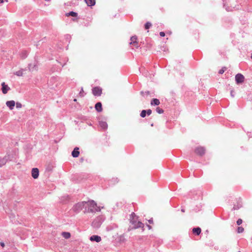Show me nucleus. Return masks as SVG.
Here are the masks:
<instances>
[{"instance_id":"nucleus-1","label":"nucleus","mask_w":252,"mask_h":252,"mask_svg":"<svg viewBox=\"0 0 252 252\" xmlns=\"http://www.w3.org/2000/svg\"><path fill=\"white\" fill-rule=\"evenodd\" d=\"M89 213H94L100 211V208L98 207L94 200L90 201L89 208L88 209Z\"/></svg>"},{"instance_id":"nucleus-2","label":"nucleus","mask_w":252,"mask_h":252,"mask_svg":"<svg viewBox=\"0 0 252 252\" xmlns=\"http://www.w3.org/2000/svg\"><path fill=\"white\" fill-rule=\"evenodd\" d=\"M86 203H85V204ZM84 203L83 202H80L76 203L74 205L72 208V210L74 212L76 213H79L81 210H82L84 208Z\"/></svg>"},{"instance_id":"nucleus-3","label":"nucleus","mask_w":252,"mask_h":252,"mask_svg":"<svg viewBox=\"0 0 252 252\" xmlns=\"http://www.w3.org/2000/svg\"><path fill=\"white\" fill-rule=\"evenodd\" d=\"M130 222L134 225V228H143L144 227V224L140 221L137 222L133 218L130 220Z\"/></svg>"},{"instance_id":"nucleus-4","label":"nucleus","mask_w":252,"mask_h":252,"mask_svg":"<svg viewBox=\"0 0 252 252\" xmlns=\"http://www.w3.org/2000/svg\"><path fill=\"white\" fill-rule=\"evenodd\" d=\"M245 77L241 73H238L235 76V81L237 84H242L244 82Z\"/></svg>"},{"instance_id":"nucleus-5","label":"nucleus","mask_w":252,"mask_h":252,"mask_svg":"<svg viewBox=\"0 0 252 252\" xmlns=\"http://www.w3.org/2000/svg\"><path fill=\"white\" fill-rule=\"evenodd\" d=\"M93 94L95 96H100L102 94V89L98 87H94L92 90Z\"/></svg>"},{"instance_id":"nucleus-6","label":"nucleus","mask_w":252,"mask_h":252,"mask_svg":"<svg viewBox=\"0 0 252 252\" xmlns=\"http://www.w3.org/2000/svg\"><path fill=\"white\" fill-rule=\"evenodd\" d=\"M101 221L100 218H97L92 222V225L94 228H98L100 226Z\"/></svg>"},{"instance_id":"nucleus-7","label":"nucleus","mask_w":252,"mask_h":252,"mask_svg":"<svg viewBox=\"0 0 252 252\" xmlns=\"http://www.w3.org/2000/svg\"><path fill=\"white\" fill-rule=\"evenodd\" d=\"M32 176L34 179H37L38 177L39 170L37 168L32 169Z\"/></svg>"},{"instance_id":"nucleus-8","label":"nucleus","mask_w":252,"mask_h":252,"mask_svg":"<svg viewBox=\"0 0 252 252\" xmlns=\"http://www.w3.org/2000/svg\"><path fill=\"white\" fill-rule=\"evenodd\" d=\"M195 152L196 154L201 156L205 153V149L202 147H197L195 149Z\"/></svg>"},{"instance_id":"nucleus-9","label":"nucleus","mask_w":252,"mask_h":252,"mask_svg":"<svg viewBox=\"0 0 252 252\" xmlns=\"http://www.w3.org/2000/svg\"><path fill=\"white\" fill-rule=\"evenodd\" d=\"M29 70L30 71H33L37 70V64L35 63H30L28 66Z\"/></svg>"},{"instance_id":"nucleus-10","label":"nucleus","mask_w":252,"mask_h":252,"mask_svg":"<svg viewBox=\"0 0 252 252\" xmlns=\"http://www.w3.org/2000/svg\"><path fill=\"white\" fill-rule=\"evenodd\" d=\"M1 89L3 94H6L7 93V92L10 90V88L7 85H6L4 82H3L1 84Z\"/></svg>"},{"instance_id":"nucleus-11","label":"nucleus","mask_w":252,"mask_h":252,"mask_svg":"<svg viewBox=\"0 0 252 252\" xmlns=\"http://www.w3.org/2000/svg\"><path fill=\"white\" fill-rule=\"evenodd\" d=\"M6 105L10 110H12L15 105V102L14 100L7 101L6 102Z\"/></svg>"},{"instance_id":"nucleus-12","label":"nucleus","mask_w":252,"mask_h":252,"mask_svg":"<svg viewBox=\"0 0 252 252\" xmlns=\"http://www.w3.org/2000/svg\"><path fill=\"white\" fill-rule=\"evenodd\" d=\"M90 240L91 241H95L96 242H99L101 241V237L98 235H93L90 238Z\"/></svg>"},{"instance_id":"nucleus-13","label":"nucleus","mask_w":252,"mask_h":252,"mask_svg":"<svg viewBox=\"0 0 252 252\" xmlns=\"http://www.w3.org/2000/svg\"><path fill=\"white\" fill-rule=\"evenodd\" d=\"M79 148L75 147L73 151L72 152L71 155L74 158H77L79 155Z\"/></svg>"},{"instance_id":"nucleus-14","label":"nucleus","mask_w":252,"mask_h":252,"mask_svg":"<svg viewBox=\"0 0 252 252\" xmlns=\"http://www.w3.org/2000/svg\"><path fill=\"white\" fill-rule=\"evenodd\" d=\"M83 202L84 203H86L85 204H84V212L85 213H89V211H88V209L89 208V206H90V201H83Z\"/></svg>"},{"instance_id":"nucleus-15","label":"nucleus","mask_w":252,"mask_h":252,"mask_svg":"<svg viewBox=\"0 0 252 252\" xmlns=\"http://www.w3.org/2000/svg\"><path fill=\"white\" fill-rule=\"evenodd\" d=\"M86 4L89 6H92L95 5V0H84Z\"/></svg>"},{"instance_id":"nucleus-16","label":"nucleus","mask_w":252,"mask_h":252,"mask_svg":"<svg viewBox=\"0 0 252 252\" xmlns=\"http://www.w3.org/2000/svg\"><path fill=\"white\" fill-rule=\"evenodd\" d=\"M95 108L98 112H101L102 110V104L101 102H97L95 105Z\"/></svg>"},{"instance_id":"nucleus-17","label":"nucleus","mask_w":252,"mask_h":252,"mask_svg":"<svg viewBox=\"0 0 252 252\" xmlns=\"http://www.w3.org/2000/svg\"><path fill=\"white\" fill-rule=\"evenodd\" d=\"M160 103V102L158 99L154 98L151 101V104L152 105H158Z\"/></svg>"},{"instance_id":"nucleus-18","label":"nucleus","mask_w":252,"mask_h":252,"mask_svg":"<svg viewBox=\"0 0 252 252\" xmlns=\"http://www.w3.org/2000/svg\"><path fill=\"white\" fill-rule=\"evenodd\" d=\"M99 125L100 127H101L103 129H105L107 128V124L105 122H99Z\"/></svg>"},{"instance_id":"nucleus-19","label":"nucleus","mask_w":252,"mask_h":252,"mask_svg":"<svg viewBox=\"0 0 252 252\" xmlns=\"http://www.w3.org/2000/svg\"><path fill=\"white\" fill-rule=\"evenodd\" d=\"M192 232L193 233L198 235L201 233V229L199 227L193 228L192 229Z\"/></svg>"},{"instance_id":"nucleus-20","label":"nucleus","mask_w":252,"mask_h":252,"mask_svg":"<svg viewBox=\"0 0 252 252\" xmlns=\"http://www.w3.org/2000/svg\"><path fill=\"white\" fill-rule=\"evenodd\" d=\"M136 40H137V36H132L130 38L131 42H130V44H137Z\"/></svg>"},{"instance_id":"nucleus-21","label":"nucleus","mask_w":252,"mask_h":252,"mask_svg":"<svg viewBox=\"0 0 252 252\" xmlns=\"http://www.w3.org/2000/svg\"><path fill=\"white\" fill-rule=\"evenodd\" d=\"M24 71H25V69H22L18 71H16L14 74L18 76H22L23 74Z\"/></svg>"},{"instance_id":"nucleus-22","label":"nucleus","mask_w":252,"mask_h":252,"mask_svg":"<svg viewBox=\"0 0 252 252\" xmlns=\"http://www.w3.org/2000/svg\"><path fill=\"white\" fill-rule=\"evenodd\" d=\"M62 235L65 239H68L70 237V234L69 232H63Z\"/></svg>"},{"instance_id":"nucleus-23","label":"nucleus","mask_w":252,"mask_h":252,"mask_svg":"<svg viewBox=\"0 0 252 252\" xmlns=\"http://www.w3.org/2000/svg\"><path fill=\"white\" fill-rule=\"evenodd\" d=\"M7 161L6 160L5 158H2V159H0V166H2L6 164Z\"/></svg>"},{"instance_id":"nucleus-24","label":"nucleus","mask_w":252,"mask_h":252,"mask_svg":"<svg viewBox=\"0 0 252 252\" xmlns=\"http://www.w3.org/2000/svg\"><path fill=\"white\" fill-rule=\"evenodd\" d=\"M27 55L28 54L27 51H24L21 53V57L22 59H25L27 57Z\"/></svg>"},{"instance_id":"nucleus-25","label":"nucleus","mask_w":252,"mask_h":252,"mask_svg":"<svg viewBox=\"0 0 252 252\" xmlns=\"http://www.w3.org/2000/svg\"><path fill=\"white\" fill-rule=\"evenodd\" d=\"M67 15H68V16H73V17H76L77 15V13L75 12H73V11H71V12L68 13L67 14Z\"/></svg>"},{"instance_id":"nucleus-26","label":"nucleus","mask_w":252,"mask_h":252,"mask_svg":"<svg viewBox=\"0 0 252 252\" xmlns=\"http://www.w3.org/2000/svg\"><path fill=\"white\" fill-rule=\"evenodd\" d=\"M12 156L10 154H7L4 158H6V160L7 161L8 160H11L12 159Z\"/></svg>"},{"instance_id":"nucleus-27","label":"nucleus","mask_w":252,"mask_h":252,"mask_svg":"<svg viewBox=\"0 0 252 252\" xmlns=\"http://www.w3.org/2000/svg\"><path fill=\"white\" fill-rule=\"evenodd\" d=\"M12 156L10 154H7L4 158H6V160L7 161L8 160H11L12 159Z\"/></svg>"},{"instance_id":"nucleus-28","label":"nucleus","mask_w":252,"mask_h":252,"mask_svg":"<svg viewBox=\"0 0 252 252\" xmlns=\"http://www.w3.org/2000/svg\"><path fill=\"white\" fill-rule=\"evenodd\" d=\"M12 156L10 154H7L4 158H6V160L7 161L8 160H11L12 159Z\"/></svg>"},{"instance_id":"nucleus-29","label":"nucleus","mask_w":252,"mask_h":252,"mask_svg":"<svg viewBox=\"0 0 252 252\" xmlns=\"http://www.w3.org/2000/svg\"><path fill=\"white\" fill-rule=\"evenodd\" d=\"M146 111L145 110H143L141 111L140 113V116L142 118H144L146 117Z\"/></svg>"},{"instance_id":"nucleus-30","label":"nucleus","mask_w":252,"mask_h":252,"mask_svg":"<svg viewBox=\"0 0 252 252\" xmlns=\"http://www.w3.org/2000/svg\"><path fill=\"white\" fill-rule=\"evenodd\" d=\"M152 24L150 22H147L145 25V28L146 29H148L150 28V27H151Z\"/></svg>"},{"instance_id":"nucleus-31","label":"nucleus","mask_w":252,"mask_h":252,"mask_svg":"<svg viewBox=\"0 0 252 252\" xmlns=\"http://www.w3.org/2000/svg\"><path fill=\"white\" fill-rule=\"evenodd\" d=\"M156 111L159 114H162L163 113V110L159 107H157L156 108Z\"/></svg>"},{"instance_id":"nucleus-32","label":"nucleus","mask_w":252,"mask_h":252,"mask_svg":"<svg viewBox=\"0 0 252 252\" xmlns=\"http://www.w3.org/2000/svg\"><path fill=\"white\" fill-rule=\"evenodd\" d=\"M237 231L238 233H242L244 231V228L241 226H239Z\"/></svg>"},{"instance_id":"nucleus-33","label":"nucleus","mask_w":252,"mask_h":252,"mask_svg":"<svg viewBox=\"0 0 252 252\" xmlns=\"http://www.w3.org/2000/svg\"><path fill=\"white\" fill-rule=\"evenodd\" d=\"M226 69V68L225 67H224L222 68L221 69H220L219 71V73L220 74L223 73L224 71Z\"/></svg>"},{"instance_id":"nucleus-34","label":"nucleus","mask_w":252,"mask_h":252,"mask_svg":"<svg viewBox=\"0 0 252 252\" xmlns=\"http://www.w3.org/2000/svg\"><path fill=\"white\" fill-rule=\"evenodd\" d=\"M16 105L17 108H21L22 106L21 103H20V102H17Z\"/></svg>"},{"instance_id":"nucleus-35","label":"nucleus","mask_w":252,"mask_h":252,"mask_svg":"<svg viewBox=\"0 0 252 252\" xmlns=\"http://www.w3.org/2000/svg\"><path fill=\"white\" fill-rule=\"evenodd\" d=\"M242 223V220L240 219H238L237 221V224L238 225H240Z\"/></svg>"},{"instance_id":"nucleus-36","label":"nucleus","mask_w":252,"mask_h":252,"mask_svg":"<svg viewBox=\"0 0 252 252\" xmlns=\"http://www.w3.org/2000/svg\"><path fill=\"white\" fill-rule=\"evenodd\" d=\"M146 114H147L148 115H150L152 113V110L151 109L147 110H146Z\"/></svg>"},{"instance_id":"nucleus-37","label":"nucleus","mask_w":252,"mask_h":252,"mask_svg":"<svg viewBox=\"0 0 252 252\" xmlns=\"http://www.w3.org/2000/svg\"><path fill=\"white\" fill-rule=\"evenodd\" d=\"M230 95L232 97H233L234 96V92L233 90L231 91Z\"/></svg>"},{"instance_id":"nucleus-38","label":"nucleus","mask_w":252,"mask_h":252,"mask_svg":"<svg viewBox=\"0 0 252 252\" xmlns=\"http://www.w3.org/2000/svg\"><path fill=\"white\" fill-rule=\"evenodd\" d=\"M159 35L162 36V37H163L165 36V33L163 32H159Z\"/></svg>"},{"instance_id":"nucleus-39","label":"nucleus","mask_w":252,"mask_h":252,"mask_svg":"<svg viewBox=\"0 0 252 252\" xmlns=\"http://www.w3.org/2000/svg\"><path fill=\"white\" fill-rule=\"evenodd\" d=\"M83 92H84V91H83V88H82V89H81V91H80V95L83 96V95H82V93H83Z\"/></svg>"},{"instance_id":"nucleus-40","label":"nucleus","mask_w":252,"mask_h":252,"mask_svg":"<svg viewBox=\"0 0 252 252\" xmlns=\"http://www.w3.org/2000/svg\"><path fill=\"white\" fill-rule=\"evenodd\" d=\"M0 245L1 247H4V243L3 242H0Z\"/></svg>"},{"instance_id":"nucleus-41","label":"nucleus","mask_w":252,"mask_h":252,"mask_svg":"<svg viewBox=\"0 0 252 252\" xmlns=\"http://www.w3.org/2000/svg\"><path fill=\"white\" fill-rule=\"evenodd\" d=\"M134 45V46L136 47V48H138L139 47L138 44H133Z\"/></svg>"},{"instance_id":"nucleus-42","label":"nucleus","mask_w":252,"mask_h":252,"mask_svg":"<svg viewBox=\"0 0 252 252\" xmlns=\"http://www.w3.org/2000/svg\"><path fill=\"white\" fill-rule=\"evenodd\" d=\"M141 94H142V95H146V94H145L144 92H141Z\"/></svg>"},{"instance_id":"nucleus-43","label":"nucleus","mask_w":252,"mask_h":252,"mask_svg":"<svg viewBox=\"0 0 252 252\" xmlns=\"http://www.w3.org/2000/svg\"><path fill=\"white\" fill-rule=\"evenodd\" d=\"M149 222L150 223H153V220H149Z\"/></svg>"},{"instance_id":"nucleus-44","label":"nucleus","mask_w":252,"mask_h":252,"mask_svg":"<svg viewBox=\"0 0 252 252\" xmlns=\"http://www.w3.org/2000/svg\"><path fill=\"white\" fill-rule=\"evenodd\" d=\"M145 94H147V95L149 94V92H148H148H145Z\"/></svg>"},{"instance_id":"nucleus-45","label":"nucleus","mask_w":252,"mask_h":252,"mask_svg":"<svg viewBox=\"0 0 252 252\" xmlns=\"http://www.w3.org/2000/svg\"><path fill=\"white\" fill-rule=\"evenodd\" d=\"M147 226L148 227L149 229H150L151 228V226L150 225H147Z\"/></svg>"},{"instance_id":"nucleus-46","label":"nucleus","mask_w":252,"mask_h":252,"mask_svg":"<svg viewBox=\"0 0 252 252\" xmlns=\"http://www.w3.org/2000/svg\"><path fill=\"white\" fill-rule=\"evenodd\" d=\"M3 0H0V3H3Z\"/></svg>"},{"instance_id":"nucleus-47","label":"nucleus","mask_w":252,"mask_h":252,"mask_svg":"<svg viewBox=\"0 0 252 252\" xmlns=\"http://www.w3.org/2000/svg\"><path fill=\"white\" fill-rule=\"evenodd\" d=\"M133 215H135L134 213H132L131 215V216H133Z\"/></svg>"},{"instance_id":"nucleus-48","label":"nucleus","mask_w":252,"mask_h":252,"mask_svg":"<svg viewBox=\"0 0 252 252\" xmlns=\"http://www.w3.org/2000/svg\"><path fill=\"white\" fill-rule=\"evenodd\" d=\"M74 101H76V99H74Z\"/></svg>"},{"instance_id":"nucleus-49","label":"nucleus","mask_w":252,"mask_h":252,"mask_svg":"<svg viewBox=\"0 0 252 252\" xmlns=\"http://www.w3.org/2000/svg\"><path fill=\"white\" fill-rule=\"evenodd\" d=\"M182 212H184V210L183 209H182Z\"/></svg>"},{"instance_id":"nucleus-50","label":"nucleus","mask_w":252,"mask_h":252,"mask_svg":"<svg viewBox=\"0 0 252 252\" xmlns=\"http://www.w3.org/2000/svg\"><path fill=\"white\" fill-rule=\"evenodd\" d=\"M251 58L252 59V54Z\"/></svg>"},{"instance_id":"nucleus-51","label":"nucleus","mask_w":252,"mask_h":252,"mask_svg":"<svg viewBox=\"0 0 252 252\" xmlns=\"http://www.w3.org/2000/svg\"><path fill=\"white\" fill-rule=\"evenodd\" d=\"M238 252H241L240 251Z\"/></svg>"}]
</instances>
